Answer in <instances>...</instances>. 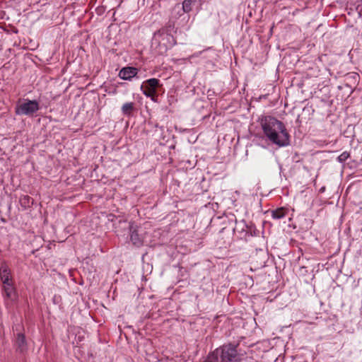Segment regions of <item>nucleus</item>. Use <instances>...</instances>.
I'll list each match as a JSON object with an SVG mask.
<instances>
[{
  "mask_svg": "<svg viewBox=\"0 0 362 362\" xmlns=\"http://www.w3.org/2000/svg\"><path fill=\"white\" fill-rule=\"evenodd\" d=\"M141 90L146 97L151 98L152 100H155V98L156 97V91L155 90H151L146 87H144Z\"/></svg>",
  "mask_w": 362,
  "mask_h": 362,
  "instance_id": "nucleus-15",
  "label": "nucleus"
},
{
  "mask_svg": "<svg viewBox=\"0 0 362 362\" xmlns=\"http://www.w3.org/2000/svg\"><path fill=\"white\" fill-rule=\"evenodd\" d=\"M14 346L16 351L21 354H24L28 350V344L25 339V334L23 333H18L16 337Z\"/></svg>",
  "mask_w": 362,
  "mask_h": 362,
  "instance_id": "nucleus-8",
  "label": "nucleus"
},
{
  "mask_svg": "<svg viewBox=\"0 0 362 362\" xmlns=\"http://www.w3.org/2000/svg\"><path fill=\"white\" fill-rule=\"evenodd\" d=\"M350 157V153L348 151H344L337 157V160L343 163Z\"/></svg>",
  "mask_w": 362,
  "mask_h": 362,
  "instance_id": "nucleus-18",
  "label": "nucleus"
},
{
  "mask_svg": "<svg viewBox=\"0 0 362 362\" xmlns=\"http://www.w3.org/2000/svg\"><path fill=\"white\" fill-rule=\"evenodd\" d=\"M160 86V81L157 78H152L145 81L141 86V89H143L144 87H146L149 89L155 90L156 91L157 88Z\"/></svg>",
  "mask_w": 362,
  "mask_h": 362,
  "instance_id": "nucleus-11",
  "label": "nucleus"
},
{
  "mask_svg": "<svg viewBox=\"0 0 362 362\" xmlns=\"http://www.w3.org/2000/svg\"><path fill=\"white\" fill-rule=\"evenodd\" d=\"M0 279L3 284H7L11 282V269L6 263V262H3L1 264L0 267Z\"/></svg>",
  "mask_w": 362,
  "mask_h": 362,
  "instance_id": "nucleus-9",
  "label": "nucleus"
},
{
  "mask_svg": "<svg viewBox=\"0 0 362 362\" xmlns=\"http://www.w3.org/2000/svg\"><path fill=\"white\" fill-rule=\"evenodd\" d=\"M196 0H184L182 2V9L185 13H189L192 11V4L195 2Z\"/></svg>",
  "mask_w": 362,
  "mask_h": 362,
  "instance_id": "nucleus-16",
  "label": "nucleus"
},
{
  "mask_svg": "<svg viewBox=\"0 0 362 362\" xmlns=\"http://www.w3.org/2000/svg\"><path fill=\"white\" fill-rule=\"evenodd\" d=\"M258 233L253 223L247 224L245 220L236 221L233 228L234 235L240 240H247L250 237L256 236Z\"/></svg>",
  "mask_w": 362,
  "mask_h": 362,
  "instance_id": "nucleus-4",
  "label": "nucleus"
},
{
  "mask_svg": "<svg viewBox=\"0 0 362 362\" xmlns=\"http://www.w3.org/2000/svg\"><path fill=\"white\" fill-rule=\"evenodd\" d=\"M264 134L268 139L278 146H286L290 143V135L284 123L274 117L264 116L260 119Z\"/></svg>",
  "mask_w": 362,
  "mask_h": 362,
  "instance_id": "nucleus-1",
  "label": "nucleus"
},
{
  "mask_svg": "<svg viewBox=\"0 0 362 362\" xmlns=\"http://www.w3.org/2000/svg\"><path fill=\"white\" fill-rule=\"evenodd\" d=\"M160 30H164L165 33H176V30L175 28V25L173 23L168 22L164 27H162Z\"/></svg>",
  "mask_w": 362,
  "mask_h": 362,
  "instance_id": "nucleus-17",
  "label": "nucleus"
},
{
  "mask_svg": "<svg viewBox=\"0 0 362 362\" xmlns=\"http://www.w3.org/2000/svg\"><path fill=\"white\" fill-rule=\"evenodd\" d=\"M164 30H158L153 34L152 43L160 47L163 51H167L177 44L175 37L172 33H165Z\"/></svg>",
  "mask_w": 362,
  "mask_h": 362,
  "instance_id": "nucleus-3",
  "label": "nucleus"
},
{
  "mask_svg": "<svg viewBox=\"0 0 362 362\" xmlns=\"http://www.w3.org/2000/svg\"><path fill=\"white\" fill-rule=\"evenodd\" d=\"M135 110V104L133 102L126 103L122 107V112L124 115L131 116Z\"/></svg>",
  "mask_w": 362,
  "mask_h": 362,
  "instance_id": "nucleus-13",
  "label": "nucleus"
},
{
  "mask_svg": "<svg viewBox=\"0 0 362 362\" xmlns=\"http://www.w3.org/2000/svg\"><path fill=\"white\" fill-rule=\"evenodd\" d=\"M238 344H224L210 352L204 362H238L239 356L236 349Z\"/></svg>",
  "mask_w": 362,
  "mask_h": 362,
  "instance_id": "nucleus-2",
  "label": "nucleus"
},
{
  "mask_svg": "<svg viewBox=\"0 0 362 362\" xmlns=\"http://www.w3.org/2000/svg\"><path fill=\"white\" fill-rule=\"evenodd\" d=\"M272 216L275 219H281L284 218L286 214V209L281 207L271 211Z\"/></svg>",
  "mask_w": 362,
  "mask_h": 362,
  "instance_id": "nucleus-14",
  "label": "nucleus"
},
{
  "mask_svg": "<svg viewBox=\"0 0 362 362\" xmlns=\"http://www.w3.org/2000/svg\"><path fill=\"white\" fill-rule=\"evenodd\" d=\"M179 268H180V270H182V269H184V268H183L182 267H181V266H179Z\"/></svg>",
  "mask_w": 362,
  "mask_h": 362,
  "instance_id": "nucleus-19",
  "label": "nucleus"
},
{
  "mask_svg": "<svg viewBox=\"0 0 362 362\" xmlns=\"http://www.w3.org/2000/svg\"><path fill=\"white\" fill-rule=\"evenodd\" d=\"M40 109L39 103L37 100H26L21 104H18L16 107V115H32Z\"/></svg>",
  "mask_w": 362,
  "mask_h": 362,
  "instance_id": "nucleus-5",
  "label": "nucleus"
},
{
  "mask_svg": "<svg viewBox=\"0 0 362 362\" xmlns=\"http://www.w3.org/2000/svg\"><path fill=\"white\" fill-rule=\"evenodd\" d=\"M19 203L24 209H27L33 206V199L28 195H23L20 197Z\"/></svg>",
  "mask_w": 362,
  "mask_h": 362,
  "instance_id": "nucleus-12",
  "label": "nucleus"
},
{
  "mask_svg": "<svg viewBox=\"0 0 362 362\" xmlns=\"http://www.w3.org/2000/svg\"><path fill=\"white\" fill-rule=\"evenodd\" d=\"M138 69L133 66L123 67L119 72V77L123 80L131 81L138 74Z\"/></svg>",
  "mask_w": 362,
  "mask_h": 362,
  "instance_id": "nucleus-7",
  "label": "nucleus"
},
{
  "mask_svg": "<svg viewBox=\"0 0 362 362\" xmlns=\"http://www.w3.org/2000/svg\"><path fill=\"white\" fill-rule=\"evenodd\" d=\"M4 295L5 298L15 300L16 299V289L11 282L3 284Z\"/></svg>",
  "mask_w": 362,
  "mask_h": 362,
  "instance_id": "nucleus-10",
  "label": "nucleus"
},
{
  "mask_svg": "<svg viewBox=\"0 0 362 362\" xmlns=\"http://www.w3.org/2000/svg\"><path fill=\"white\" fill-rule=\"evenodd\" d=\"M139 227L133 223L129 224V240L136 247H141L144 245V238L138 232Z\"/></svg>",
  "mask_w": 362,
  "mask_h": 362,
  "instance_id": "nucleus-6",
  "label": "nucleus"
}]
</instances>
